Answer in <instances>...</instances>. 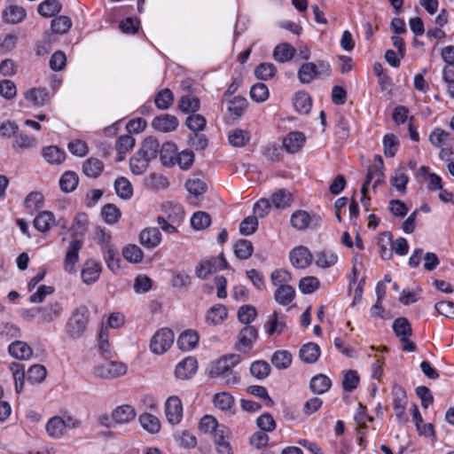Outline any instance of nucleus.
Listing matches in <instances>:
<instances>
[{"label":"nucleus","mask_w":454,"mask_h":454,"mask_svg":"<svg viewBox=\"0 0 454 454\" xmlns=\"http://www.w3.org/2000/svg\"><path fill=\"white\" fill-rule=\"evenodd\" d=\"M240 356L229 354L217 360L210 371L212 377H221L227 385L232 386L239 382V376L233 372L232 368L240 362Z\"/></svg>","instance_id":"obj_1"},{"label":"nucleus","mask_w":454,"mask_h":454,"mask_svg":"<svg viewBox=\"0 0 454 454\" xmlns=\"http://www.w3.org/2000/svg\"><path fill=\"white\" fill-rule=\"evenodd\" d=\"M80 425V420L70 415L54 416L47 421L45 430L50 437L59 439L67 430L77 428Z\"/></svg>","instance_id":"obj_2"},{"label":"nucleus","mask_w":454,"mask_h":454,"mask_svg":"<svg viewBox=\"0 0 454 454\" xmlns=\"http://www.w3.org/2000/svg\"><path fill=\"white\" fill-rule=\"evenodd\" d=\"M89 309L86 306H80L74 309L67 324V333L71 338L82 336L89 322Z\"/></svg>","instance_id":"obj_3"},{"label":"nucleus","mask_w":454,"mask_h":454,"mask_svg":"<svg viewBox=\"0 0 454 454\" xmlns=\"http://www.w3.org/2000/svg\"><path fill=\"white\" fill-rule=\"evenodd\" d=\"M128 372L126 364L119 361H110L97 364L92 370L95 378L102 380H114L124 376Z\"/></svg>","instance_id":"obj_4"},{"label":"nucleus","mask_w":454,"mask_h":454,"mask_svg":"<svg viewBox=\"0 0 454 454\" xmlns=\"http://www.w3.org/2000/svg\"><path fill=\"white\" fill-rule=\"evenodd\" d=\"M291 225L298 230L304 231L309 228H317L320 226L322 218L316 213H309L305 210L294 211L290 218Z\"/></svg>","instance_id":"obj_5"},{"label":"nucleus","mask_w":454,"mask_h":454,"mask_svg":"<svg viewBox=\"0 0 454 454\" xmlns=\"http://www.w3.org/2000/svg\"><path fill=\"white\" fill-rule=\"evenodd\" d=\"M393 330L395 335L400 339L403 351L413 352L416 350V345L409 338L411 336L412 329L411 324L405 317H398L394 321Z\"/></svg>","instance_id":"obj_6"},{"label":"nucleus","mask_w":454,"mask_h":454,"mask_svg":"<svg viewBox=\"0 0 454 454\" xmlns=\"http://www.w3.org/2000/svg\"><path fill=\"white\" fill-rule=\"evenodd\" d=\"M174 342V333L168 328H161L152 337L150 349L153 354L165 353Z\"/></svg>","instance_id":"obj_7"},{"label":"nucleus","mask_w":454,"mask_h":454,"mask_svg":"<svg viewBox=\"0 0 454 454\" xmlns=\"http://www.w3.org/2000/svg\"><path fill=\"white\" fill-rule=\"evenodd\" d=\"M167 206L172 208L173 214H169L167 219L163 216H158L157 223L164 232L174 234L177 232V228L175 226V223H178L184 218V213L182 207L177 204L173 205L172 203H168L165 207Z\"/></svg>","instance_id":"obj_8"},{"label":"nucleus","mask_w":454,"mask_h":454,"mask_svg":"<svg viewBox=\"0 0 454 454\" xmlns=\"http://www.w3.org/2000/svg\"><path fill=\"white\" fill-rule=\"evenodd\" d=\"M258 338V331L253 325H245L238 333L235 348L242 353H248Z\"/></svg>","instance_id":"obj_9"},{"label":"nucleus","mask_w":454,"mask_h":454,"mask_svg":"<svg viewBox=\"0 0 454 454\" xmlns=\"http://www.w3.org/2000/svg\"><path fill=\"white\" fill-rule=\"evenodd\" d=\"M164 411L168 423L177 425L182 421L184 408L182 401L177 395H171L167 398Z\"/></svg>","instance_id":"obj_10"},{"label":"nucleus","mask_w":454,"mask_h":454,"mask_svg":"<svg viewBox=\"0 0 454 454\" xmlns=\"http://www.w3.org/2000/svg\"><path fill=\"white\" fill-rule=\"evenodd\" d=\"M82 244L80 240H73L69 243L64 259V270L67 273L73 274L76 272L75 264L79 261V251L82 249Z\"/></svg>","instance_id":"obj_11"},{"label":"nucleus","mask_w":454,"mask_h":454,"mask_svg":"<svg viewBox=\"0 0 454 454\" xmlns=\"http://www.w3.org/2000/svg\"><path fill=\"white\" fill-rule=\"evenodd\" d=\"M137 412L135 408L130 404H121L115 407L111 418L114 423L117 425H126L136 419Z\"/></svg>","instance_id":"obj_12"},{"label":"nucleus","mask_w":454,"mask_h":454,"mask_svg":"<svg viewBox=\"0 0 454 454\" xmlns=\"http://www.w3.org/2000/svg\"><path fill=\"white\" fill-rule=\"evenodd\" d=\"M289 257L292 265L297 269H305L312 262V254L309 249L303 246L294 247L290 252Z\"/></svg>","instance_id":"obj_13"},{"label":"nucleus","mask_w":454,"mask_h":454,"mask_svg":"<svg viewBox=\"0 0 454 454\" xmlns=\"http://www.w3.org/2000/svg\"><path fill=\"white\" fill-rule=\"evenodd\" d=\"M305 142L306 137L302 132L291 131L283 138L282 144L288 153H296L301 150Z\"/></svg>","instance_id":"obj_14"},{"label":"nucleus","mask_w":454,"mask_h":454,"mask_svg":"<svg viewBox=\"0 0 454 454\" xmlns=\"http://www.w3.org/2000/svg\"><path fill=\"white\" fill-rule=\"evenodd\" d=\"M162 240V235L157 227H147L139 234L140 244L148 249L157 247Z\"/></svg>","instance_id":"obj_15"},{"label":"nucleus","mask_w":454,"mask_h":454,"mask_svg":"<svg viewBox=\"0 0 454 454\" xmlns=\"http://www.w3.org/2000/svg\"><path fill=\"white\" fill-rule=\"evenodd\" d=\"M179 121L174 115L164 114L156 116L153 121L152 126L154 129L160 132L167 133L176 129Z\"/></svg>","instance_id":"obj_16"},{"label":"nucleus","mask_w":454,"mask_h":454,"mask_svg":"<svg viewBox=\"0 0 454 454\" xmlns=\"http://www.w3.org/2000/svg\"><path fill=\"white\" fill-rule=\"evenodd\" d=\"M197 368V360L189 356L177 364L175 374L179 380H188L196 373Z\"/></svg>","instance_id":"obj_17"},{"label":"nucleus","mask_w":454,"mask_h":454,"mask_svg":"<svg viewBox=\"0 0 454 454\" xmlns=\"http://www.w3.org/2000/svg\"><path fill=\"white\" fill-rule=\"evenodd\" d=\"M101 270L102 267L98 262L86 261L81 273L82 281L87 285L95 283L99 278Z\"/></svg>","instance_id":"obj_18"},{"label":"nucleus","mask_w":454,"mask_h":454,"mask_svg":"<svg viewBox=\"0 0 454 454\" xmlns=\"http://www.w3.org/2000/svg\"><path fill=\"white\" fill-rule=\"evenodd\" d=\"M25 98L35 106H43L50 103V95L45 88H31L25 94Z\"/></svg>","instance_id":"obj_19"},{"label":"nucleus","mask_w":454,"mask_h":454,"mask_svg":"<svg viewBox=\"0 0 454 454\" xmlns=\"http://www.w3.org/2000/svg\"><path fill=\"white\" fill-rule=\"evenodd\" d=\"M8 351L11 356L19 360H28L33 355L31 347L27 342L18 340L12 341Z\"/></svg>","instance_id":"obj_20"},{"label":"nucleus","mask_w":454,"mask_h":454,"mask_svg":"<svg viewBox=\"0 0 454 454\" xmlns=\"http://www.w3.org/2000/svg\"><path fill=\"white\" fill-rule=\"evenodd\" d=\"M339 260L336 252L331 249H323L316 253V265L321 269H328L334 266Z\"/></svg>","instance_id":"obj_21"},{"label":"nucleus","mask_w":454,"mask_h":454,"mask_svg":"<svg viewBox=\"0 0 454 454\" xmlns=\"http://www.w3.org/2000/svg\"><path fill=\"white\" fill-rule=\"evenodd\" d=\"M228 317V310L223 304L211 307L206 314V322L211 325H221Z\"/></svg>","instance_id":"obj_22"},{"label":"nucleus","mask_w":454,"mask_h":454,"mask_svg":"<svg viewBox=\"0 0 454 454\" xmlns=\"http://www.w3.org/2000/svg\"><path fill=\"white\" fill-rule=\"evenodd\" d=\"M320 354V347L314 342H309L302 345L299 352L301 360L306 364L316 363L318 360Z\"/></svg>","instance_id":"obj_23"},{"label":"nucleus","mask_w":454,"mask_h":454,"mask_svg":"<svg viewBox=\"0 0 454 454\" xmlns=\"http://www.w3.org/2000/svg\"><path fill=\"white\" fill-rule=\"evenodd\" d=\"M295 53L296 50L294 46L288 43H281L274 48L273 58L279 63H286L290 61Z\"/></svg>","instance_id":"obj_24"},{"label":"nucleus","mask_w":454,"mask_h":454,"mask_svg":"<svg viewBox=\"0 0 454 454\" xmlns=\"http://www.w3.org/2000/svg\"><path fill=\"white\" fill-rule=\"evenodd\" d=\"M55 224V217L51 211H42L34 219V226L40 232H47Z\"/></svg>","instance_id":"obj_25"},{"label":"nucleus","mask_w":454,"mask_h":454,"mask_svg":"<svg viewBox=\"0 0 454 454\" xmlns=\"http://www.w3.org/2000/svg\"><path fill=\"white\" fill-rule=\"evenodd\" d=\"M199 334L193 330L184 331L177 339V346L184 351L193 349L199 342Z\"/></svg>","instance_id":"obj_26"},{"label":"nucleus","mask_w":454,"mask_h":454,"mask_svg":"<svg viewBox=\"0 0 454 454\" xmlns=\"http://www.w3.org/2000/svg\"><path fill=\"white\" fill-rule=\"evenodd\" d=\"M40 318L43 322H51L59 317L63 312V306L59 301H54L47 306L38 308Z\"/></svg>","instance_id":"obj_27"},{"label":"nucleus","mask_w":454,"mask_h":454,"mask_svg":"<svg viewBox=\"0 0 454 454\" xmlns=\"http://www.w3.org/2000/svg\"><path fill=\"white\" fill-rule=\"evenodd\" d=\"M383 179L384 174L380 167L373 166L369 168L366 178L361 189L362 194H365L367 192V187L372 182H373L372 187L373 189H375L379 184H380L383 182Z\"/></svg>","instance_id":"obj_28"},{"label":"nucleus","mask_w":454,"mask_h":454,"mask_svg":"<svg viewBox=\"0 0 454 454\" xmlns=\"http://www.w3.org/2000/svg\"><path fill=\"white\" fill-rule=\"evenodd\" d=\"M138 420L141 427L150 434H157L160 430L161 425L160 419L152 413H142Z\"/></svg>","instance_id":"obj_29"},{"label":"nucleus","mask_w":454,"mask_h":454,"mask_svg":"<svg viewBox=\"0 0 454 454\" xmlns=\"http://www.w3.org/2000/svg\"><path fill=\"white\" fill-rule=\"evenodd\" d=\"M295 298L294 288L288 285L286 286L276 288L274 292V300L279 305L287 306L291 304Z\"/></svg>","instance_id":"obj_30"},{"label":"nucleus","mask_w":454,"mask_h":454,"mask_svg":"<svg viewBox=\"0 0 454 454\" xmlns=\"http://www.w3.org/2000/svg\"><path fill=\"white\" fill-rule=\"evenodd\" d=\"M104 170V163L94 157L87 159L82 164V172L85 176L96 178L101 175Z\"/></svg>","instance_id":"obj_31"},{"label":"nucleus","mask_w":454,"mask_h":454,"mask_svg":"<svg viewBox=\"0 0 454 454\" xmlns=\"http://www.w3.org/2000/svg\"><path fill=\"white\" fill-rule=\"evenodd\" d=\"M43 157L50 164H61L66 159V153L56 145H49L43 149Z\"/></svg>","instance_id":"obj_32"},{"label":"nucleus","mask_w":454,"mask_h":454,"mask_svg":"<svg viewBox=\"0 0 454 454\" xmlns=\"http://www.w3.org/2000/svg\"><path fill=\"white\" fill-rule=\"evenodd\" d=\"M26 16L25 10L18 5L9 4L3 11L4 20L12 24L20 22Z\"/></svg>","instance_id":"obj_33"},{"label":"nucleus","mask_w":454,"mask_h":454,"mask_svg":"<svg viewBox=\"0 0 454 454\" xmlns=\"http://www.w3.org/2000/svg\"><path fill=\"white\" fill-rule=\"evenodd\" d=\"M332 386L331 380L325 374H317L310 380L309 387L317 395L326 393Z\"/></svg>","instance_id":"obj_34"},{"label":"nucleus","mask_w":454,"mask_h":454,"mask_svg":"<svg viewBox=\"0 0 454 454\" xmlns=\"http://www.w3.org/2000/svg\"><path fill=\"white\" fill-rule=\"evenodd\" d=\"M135 145V138L129 135L121 136L115 145L117 151V161H121L125 158V154Z\"/></svg>","instance_id":"obj_35"},{"label":"nucleus","mask_w":454,"mask_h":454,"mask_svg":"<svg viewBox=\"0 0 454 454\" xmlns=\"http://www.w3.org/2000/svg\"><path fill=\"white\" fill-rule=\"evenodd\" d=\"M159 151L160 143L153 137L145 138L138 150L150 161L157 157Z\"/></svg>","instance_id":"obj_36"},{"label":"nucleus","mask_w":454,"mask_h":454,"mask_svg":"<svg viewBox=\"0 0 454 454\" xmlns=\"http://www.w3.org/2000/svg\"><path fill=\"white\" fill-rule=\"evenodd\" d=\"M297 74L301 83H310L318 74L317 65L312 62L304 63Z\"/></svg>","instance_id":"obj_37"},{"label":"nucleus","mask_w":454,"mask_h":454,"mask_svg":"<svg viewBox=\"0 0 454 454\" xmlns=\"http://www.w3.org/2000/svg\"><path fill=\"white\" fill-rule=\"evenodd\" d=\"M286 328V321L283 317H279L277 311L269 316L267 322V333L269 335L280 334Z\"/></svg>","instance_id":"obj_38"},{"label":"nucleus","mask_w":454,"mask_h":454,"mask_svg":"<svg viewBox=\"0 0 454 454\" xmlns=\"http://www.w3.org/2000/svg\"><path fill=\"white\" fill-rule=\"evenodd\" d=\"M160 160L165 167H172L176 164V147L173 143H166L160 150Z\"/></svg>","instance_id":"obj_39"},{"label":"nucleus","mask_w":454,"mask_h":454,"mask_svg":"<svg viewBox=\"0 0 454 454\" xmlns=\"http://www.w3.org/2000/svg\"><path fill=\"white\" fill-rule=\"evenodd\" d=\"M294 106L300 114H308L311 109V98L305 91H298L293 98Z\"/></svg>","instance_id":"obj_40"},{"label":"nucleus","mask_w":454,"mask_h":454,"mask_svg":"<svg viewBox=\"0 0 454 454\" xmlns=\"http://www.w3.org/2000/svg\"><path fill=\"white\" fill-rule=\"evenodd\" d=\"M379 252L383 260L392 258V235L388 232L380 234L378 239Z\"/></svg>","instance_id":"obj_41"},{"label":"nucleus","mask_w":454,"mask_h":454,"mask_svg":"<svg viewBox=\"0 0 454 454\" xmlns=\"http://www.w3.org/2000/svg\"><path fill=\"white\" fill-rule=\"evenodd\" d=\"M150 160L138 151L130 158V170L135 175H142L148 168Z\"/></svg>","instance_id":"obj_42"},{"label":"nucleus","mask_w":454,"mask_h":454,"mask_svg":"<svg viewBox=\"0 0 454 454\" xmlns=\"http://www.w3.org/2000/svg\"><path fill=\"white\" fill-rule=\"evenodd\" d=\"M114 189L116 194L123 200H129L133 196L132 184L126 177H118L114 182Z\"/></svg>","instance_id":"obj_43"},{"label":"nucleus","mask_w":454,"mask_h":454,"mask_svg":"<svg viewBox=\"0 0 454 454\" xmlns=\"http://www.w3.org/2000/svg\"><path fill=\"white\" fill-rule=\"evenodd\" d=\"M451 139V135L441 128H435L429 135V141L435 147L447 145Z\"/></svg>","instance_id":"obj_44"},{"label":"nucleus","mask_w":454,"mask_h":454,"mask_svg":"<svg viewBox=\"0 0 454 454\" xmlns=\"http://www.w3.org/2000/svg\"><path fill=\"white\" fill-rule=\"evenodd\" d=\"M10 370L15 383V391L20 394L24 387L25 366L24 364L13 362L10 364Z\"/></svg>","instance_id":"obj_45"},{"label":"nucleus","mask_w":454,"mask_h":454,"mask_svg":"<svg viewBox=\"0 0 454 454\" xmlns=\"http://www.w3.org/2000/svg\"><path fill=\"white\" fill-rule=\"evenodd\" d=\"M271 201L276 208H286L291 206L292 194L286 189H280L272 194Z\"/></svg>","instance_id":"obj_46"},{"label":"nucleus","mask_w":454,"mask_h":454,"mask_svg":"<svg viewBox=\"0 0 454 454\" xmlns=\"http://www.w3.org/2000/svg\"><path fill=\"white\" fill-rule=\"evenodd\" d=\"M229 143L234 147H242L246 145L249 140V133L241 129H234L228 135Z\"/></svg>","instance_id":"obj_47"},{"label":"nucleus","mask_w":454,"mask_h":454,"mask_svg":"<svg viewBox=\"0 0 454 454\" xmlns=\"http://www.w3.org/2000/svg\"><path fill=\"white\" fill-rule=\"evenodd\" d=\"M271 363L279 370L286 369L292 364V355L286 350H278L272 355Z\"/></svg>","instance_id":"obj_48"},{"label":"nucleus","mask_w":454,"mask_h":454,"mask_svg":"<svg viewBox=\"0 0 454 454\" xmlns=\"http://www.w3.org/2000/svg\"><path fill=\"white\" fill-rule=\"evenodd\" d=\"M185 187L188 192L197 199L205 193L207 190L206 183L200 178H191L188 179L185 183Z\"/></svg>","instance_id":"obj_49"},{"label":"nucleus","mask_w":454,"mask_h":454,"mask_svg":"<svg viewBox=\"0 0 454 454\" xmlns=\"http://www.w3.org/2000/svg\"><path fill=\"white\" fill-rule=\"evenodd\" d=\"M291 280L292 277L290 272L283 269L275 270L270 274L271 284L276 288L288 286Z\"/></svg>","instance_id":"obj_50"},{"label":"nucleus","mask_w":454,"mask_h":454,"mask_svg":"<svg viewBox=\"0 0 454 454\" xmlns=\"http://www.w3.org/2000/svg\"><path fill=\"white\" fill-rule=\"evenodd\" d=\"M47 375L46 368L39 364H33L27 370V380L32 384L43 382Z\"/></svg>","instance_id":"obj_51"},{"label":"nucleus","mask_w":454,"mask_h":454,"mask_svg":"<svg viewBox=\"0 0 454 454\" xmlns=\"http://www.w3.org/2000/svg\"><path fill=\"white\" fill-rule=\"evenodd\" d=\"M78 184V176L73 171L65 172L59 180V185L63 192H73Z\"/></svg>","instance_id":"obj_52"},{"label":"nucleus","mask_w":454,"mask_h":454,"mask_svg":"<svg viewBox=\"0 0 454 454\" xmlns=\"http://www.w3.org/2000/svg\"><path fill=\"white\" fill-rule=\"evenodd\" d=\"M175 439L179 445L185 449H192L197 445V438L188 430L178 431L175 434Z\"/></svg>","instance_id":"obj_53"},{"label":"nucleus","mask_w":454,"mask_h":454,"mask_svg":"<svg viewBox=\"0 0 454 454\" xmlns=\"http://www.w3.org/2000/svg\"><path fill=\"white\" fill-rule=\"evenodd\" d=\"M200 106V100L197 97L192 95L183 96L178 103L179 109L184 113L196 112Z\"/></svg>","instance_id":"obj_54"},{"label":"nucleus","mask_w":454,"mask_h":454,"mask_svg":"<svg viewBox=\"0 0 454 454\" xmlns=\"http://www.w3.org/2000/svg\"><path fill=\"white\" fill-rule=\"evenodd\" d=\"M211 223L210 215L204 211L195 212L191 217V224L197 231L207 229Z\"/></svg>","instance_id":"obj_55"},{"label":"nucleus","mask_w":454,"mask_h":454,"mask_svg":"<svg viewBox=\"0 0 454 454\" xmlns=\"http://www.w3.org/2000/svg\"><path fill=\"white\" fill-rule=\"evenodd\" d=\"M221 267L216 265V260H207L201 262L199 266L196 268V275L200 278H207L215 271H216Z\"/></svg>","instance_id":"obj_56"},{"label":"nucleus","mask_w":454,"mask_h":454,"mask_svg":"<svg viewBox=\"0 0 454 454\" xmlns=\"http://www.w3.org/2000/svg\"><path fill=\"white\" fill-rule=\"evenodd\" d=\"M277 73V68L273 63L263 62L256 67L254 74L259 80H269Z\"/></svg>","instance_id":"obj_57"},{"label":"nucleus","mask_w":454,"mask_h":454,"mask_svg":"<svg viewBox=\"0 0 454 454\" xmlns=\"http://www.w3.org/2000/svg\"><path fill=\"white\" fill-rule=\"evenodd\" d=\"M61 10L60 4L56 0H46L38 6V12L43 17H51Z\"/></svg>","instance_id":"obj_58"},{"label":"nucleus","mask_w":454,"mask_h":454,"mask_svg":"<svg viewBox=\"0 0 454 454\" xmlns=\"http://www.w3.org/2000/svg\"><path fill=\"white\" fill-rule=\"evenodd\" d=\"M384 154L392 158L395 155L399 148V140L394 134H387L383 138Z\"/></svg>","instance_id":"obj_59"},{"label":"nucleus","mask_w":454,"mask_h":454,"mask_svg":"<svg viewBox=\"0 0 454 454\" xmlns=\"http://www.w3.org/2000/svg\"><path fill=\"white\" fill-rule=\"evenodd\" d=\"M250 372L254 378L263 380L269 376L270 366L266 361H255L251 364Z\"/></svg>","instance_id":"obj_60"},{"label":"nucleus","mask_w":454,"mask_h":454,"mask_svg":"<svg viewBox=\"0 0 454 454\" xmlns=\"http://www.w3.org/2000/svg\"><path fill=\"white\" fill-rule=\"evenodd\" d=\"M320 286L317 278L309 276L302 278L299 282V289L302 294H309L316 292Z\"/></svg>","instance_id":"obj_61"},{"label":"nucleus","mask_w":454,"mask_h":454,"mask_svg":"<svg viewBox=\"0 0 454 454\" xmlns=\"http://www.w3.org/2000/svg\"><path fill=\"white\" fill-rule=\"evenodd\" d=\"M101 214L106 223L109 224L117 223L121 215V210L114 204L104 206Z\"/></svg>","instance_id":"obj_62"},{"label":"nucleus","mask_w":454,"mask_h":454,"mask_svg":"<svg viewBox=\"0 0 454 454\" xmlns=\"http://www.w3.org/2000/svg\"><path fill=\"white\" fill-rule=\"evenodd\" d=\"M123 257L133 263H138L143 260L144 252L137 245H129L122 251Z\"/></svg>","instance_id":"obj_63"},{"label":"nucleus","mask_w":454,"mask_h":454,"mask_svg":"<svg viewBox=\"0 0 454 454\" xmlns=\"http://www.w3.org/2000/svg\"><path fill=\"white\" fill-rule=\"evenodd\" d=\"M253 250L254 248L251 241L240 239L236 243L234 252L238 258L246 260L252 255Z\"/></svg>","instance_id":"obj_64"}]
</instances>
